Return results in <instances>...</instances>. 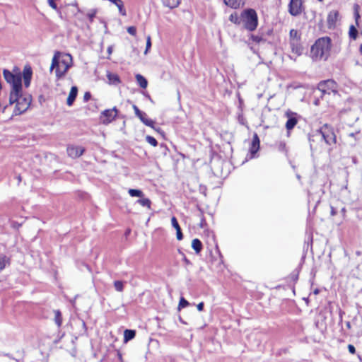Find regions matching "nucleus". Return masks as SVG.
Returning <instances> with one entry per match:
<instances>
[{
  "label": "nucleus",
  "instance_id": "f03ea898",
  "mask_svg": "<svg viewBox=\"0 0 362 362\" xmlns=\"http://www.w3.org/2000/svg\"><path fill=\"white\" fill-rule=\"evenodd\" d=\"M331 45V39L329 37L319 38L311 47V58L315 61H326L330 56Z\"/></svg>",
  "mask_w": 362,
  "mask_h": 362
},
{
  "label": "nucleus",
  "instance_id": "423d86ee",
  "mask_svg": "<svg viewBox=\"0 0 362 362\" xmlns=\"http://www.w3.org/2000/svg\"><path fill=\"white\" fill-rule=\"evenodd\" d=\"M337 84L333 80H326L319 83L317 90H315L314 94L322 98L325 94H330L332 92H335Z\"/></svg>",
  "mask_w": 362,
  "mask_h": 362
},
{
  "label": "nucleus",
  "instance_id": "2eb2a0df",
  "mask_svg": "<svg viewBox=\"0 0 362 362\" xmlns=\"http://www.w3.org/2000/svg\"><path fill=\"white\" fill-rule=\"evenodd\" d=\"M339 12L337 11H331L327 16V23L329 27L334 26L337 21Z\"/></svg>",
  "mask_w": 362,
  "mask_h": 362
},
{
  "label": "nucleus",
  "instance_id": "49530a36",
  "mask_svg": "<svg viewBox=\"0 0 362 362\" xmlns=\"http://www.w3.org/2000/svg\"><path fill=\"white\" fill-rule=\"evenodd\" d=\"M197 310L199 311H202L204 309V303L201 302L197 305Z\"/></svg>",
  "mask_w": 362,
  "mask_h": 362
},
{
  "label": "nucleus",
  "instance_id": "7c9ffc66",
  "mask_svg": "<svg viewBox=\"0 0 362 362\" xmlns=\"http://www.w3.org/2000/svg\"><path fill=\"white\" fill-rule=\"evenodd\" d=\"M128 193L131 197H144V193L140 189H129L128 191Z\"/></svg>",
  "mask_w": 362,
  "mask_h": 362
},
{
  "label": "nucleus",
  "instance_id": "4be33fe9",
  "mask_svg": "<svg viewBox=\"0 0 362 362\" xmlns=\"http://www.w3.org/2000/svg\"><path fill=\"white\" fill-rule=\"evenodd\" d=\"M136 332L133 329H125L124 332V341L127 342L135 337Z\"/></svg>",
  "mask_w": 362,
  "mask_h": 362
},
{
  "label": "nucleus",
  "instance_id": "f257e3e1",
  "mask_svg": "<svg viewBox=\"0 0 362 362\" xmlns=\"http://www.w3.org/2000/svg\"><path fill=\"white\" fill-rule=\"evenodd\" d=\"M324 141L328 146L336 144L337 139L334 128L327 124H325L319 129L312 132L309 134L310 148L313 149L315 143Z\"/></svg>",
  "mask_w": 362,
  "mask_h": 362
},
{
  "label": "nucleus",
  "instance_id": "c03bdc74",
  "mask_svg": "<svg viewBox=\"0 0 362 362\" xmlns=\"http://www.w3.org/2000/svg\"><path fill=\"white\" fill-rule=\"evenodd\" d=\"M90 97H91L90 93L89 92H86L84 95H83L84 101H86V102L90 100Z\"/></svg>",
  "mask_w": 362,
  "mask_h": 362
},
{
  "label": "nucleus",
  "instance_id": "a18cd8bd",
  "mask_svg": "<svg viewBox=\"0 0 362 362\" xmlns=\"http://www.w3.org/2000/svg\"><path fill=\"white\" fill-rule=\"evenodd\" d=\"M176 235L177 240H181L183 238L182 230L176 232Z\"/></svg>",
  "mask_w": 362,
  "mask_h": 362
},
{
  "label": "nucleus",
  "instance_id": "bf43d9fd",
  "mask_svg": "<svg viewBox=\"0 0 362 362\" xmlns=\"http://www.w3.org/2000/svg\"><path fill=\"white\" fill-rule=\"evenodd\" d=\"M315 294L318 293V291L317 290H315V292H314Z\"/></svg>",
  "mask_w": 362,
  "mask_h": 362
},
{
  "label": "nucleus",
  "instance_id": "7ed1b4c3",
  "mask_svg": "<svg viewBox=\"0 0 362 362\" xmlns=\"http://www.w3.org/2000/svg\"><path fill=\"white\" fill-rule=\"evenodd\" d=\"M10 104L16 103L14 109L16 115L25 112L30 105L31 96L29 95H23L22 90L18 92H11L9 97Z\"/></svg>",
  "mask_w": 362,
  "mask_h": 362
},
{
  "label": "nucleus",
  "instance_id": "4d7b16f0",
  "mask_svg": "<svg viewBox=\"0 0 362 362\" xmlns=\"http://www.w3.org/2000/svg\"><path fill=\"white\" fill-rule=\"evenodd\" d=\"M253 40H254L255 41H257V42H258V41H259V38H258V37H254V39H253Z\"/></svg>",
  "mask_w": 362,
  "mask_h": 362
},
{
  "label": "nucleus",
  "instance_id": "4c0bfd02",
  "mask_svg": "<svg viewBox=\"0 0 362 362\" xmlns=\"http://www.w3.org/2000/svg\"><path fill=\"white\" fill-rule=\"evenodd\" d=\"M96 13H97V11L95 9H93L88 13L87 16L90 22H92L93 21V18H95Z\"/></svg>",
  "mask_w": 362,
  "mask_h": 362
},
{
  "label": "nucleus",
  "instance_id": "ea45409f",
  "mask_svg": "<svg viewBox=\"0 0 362 362\" xmlns=\"http://www.w3.org/2000/svg\"><path fill=\"white\" fill-rule=\"evenodd\" d=\"M171 223H172V226H173V227L174 228H178V226H180L178 222H177V218L175 216L172 217V218H171Z\"/></svg>",
  "mask_w": 362,
  "mask_h": 362
},
{
  "label": "nucleus",
  "instance_id": "393cba45",
  "mask_svg": "<svg viewBox=\"0 0 362 362\" xmlns=\"http://www.w3.org/2000/svg\"><path fill=\"white\" fill-rule=\"evenodd\" d=\"M192 247L197 254H199L202 250V243L199 239L195 238L192 242Z\"/></svg>",
  "mask_w": 362,
  "mask_h": 362
},
{
  "label": "nucleus",
  "instance_id": "de8ad7c7",
  "mask_svg": "<svg viewBox=\"0 0 362 362\" xmlns=\"http://www.w3.org/2000/svg\"><path fill=\"white\" fill-rule=\"evenodd\" d=\"M315 95L317 98H319V97H320L319 95H316L315 94ZM314 104H315V105H319V98H316V99L315 100V101H314Z\"/></svg>",
  "mask_w": 362,
  "mask_h": 362
},
{
  "label": "nucleus",
  "instance_id": "a211bd4d",
  "mask_svg": "<svg viewBox=\"0 0 362 362\" xmlns=\"http://www.w3.org/2000/svg\"><path fill=\"white\" fill-rule=\"evenodd\" d=\"M107 78L108 79V83L110 85H117L120 83L119 77L116 74H112L108 71L107 73Z\"/></svg>",
  "mask_w": 362,
  "mask_h": 362
},
{
  "label": "nucleus",
  "instance_id": "5701e85b",
  "mask_svg": "<svg viewBox=\"0 0 362 362\" xmlns=\"http://www.w3.org/2000/svg\"><path fill=\"white\" fill-rule=\"evenodd\" d=\"M229 21L234 24L240 25L243 23L242 13L238 16L237 13H233L229 16Z\"/></svg>",
  "mask_w": 362,
  "mask_h": 362
},
{
  "label": "nucleus",
  "instance_id": "e433bc0d",
  "mask_svg": "<svg viewBox=\"0 0 362 362\" xmlns=\"http://www.w3.org/2000/svg\"><path fill=\"white\" fill-rule=\"evenodd\" d=\"M151 47V37L148 35L146 37V49L144 52L145 54H146L148 53Z\"/></svg>",
  "mask_w": 362,
  "mask_h": 362
},
{
  "label": "nucleus",
  "instance_id": "37998d69",
  "mask_svg": "<svg viewBox=\"0 0 362 362\" xmlns=\"http://www.w3.org/2000/svg\"><path fill=\"white\" fill-rule=\"evenodd\" d=\"M348 350L352 354L356 353V349H355L354 346L352 344L348 345Z\"/></svg>",
  "mask_w": 362,
  "mask_h": 362
},
{
  "label": "nucleus",
  "instance_id": "412c9836",
  "mask_svg": "<svg viewBox=\"0 0 362 362\" xmlns=\"http://www.w3.org/2000/svg\"><path fill=\"white\" fill-rule=\"evenodd\" d=\"M140 120L146 126L153 127L154 122L147 117V115L145 112H142V115L138 117Z\"/></svg>",
  "mask_w": 362,
  "mask_h": 362
},
{
  "label": "nucleus",
  "instance_id": "dca6fc26",
  "mask_svg": "<svg viewBox=\"0 0 362 362\" xmlns=\"http://www.w3.org/2000/svg\"><path fill=\"white\" fill-rule=\"evenodd\" d=\"M78 94V88L76 86H72L69 92L66 103L69 106H71L76 100Z\"/></svg>",
  "mask_w": 362,
  "mask_h": 362
},
{
  "label": "nucleus",
  "instance_id": "6ab92c4d",
  "mask_svg": "<svg viewBox=\"0 0 362 362\" xmlns=\"http://www.w3.org/2000/svg\"><path fill=\"white\" fill-rule=\"evenodd\" d=\"M112 3H113L119 9V12L122 16H126V10L124 8V4L122 0H110Z\"/></svg>",
  "mask_w": 362,
  "mask_h": 362
},
{
  "label": "nucleus",
  "instance_id": "79ce46f5",
  "mask_svg": "<svg viewBox=\"0 0 362 362\" xmlns=\"http://www.w3.org/2000/svg\"><path fill=\"white\" fill-rule=\"evenodd\" d=\"M133 109H134V110L135 115H136L137 117H139V116H140V115H142V112H142V111H141V110L138 108V107H137L136 105H133Z\"/></svg>",
  "mask_w": 362,
  "mask_h": 362
},
{
  "label": "nucleus",
  "instance_id": "5fc2aeb1",
  "mask_svg": "<svg viewBox=\"0 0 362 362\" xmlns=\"http://www.w3.org/2000/svg\"><path fill=\"white\" fill-rule=\"evenodd\" d=\"M107 51L110 54L112 52V48L111 47H108Z\"/></svg>",
  "mask_w": 362,
  "mask_h": 362
},
{
  "label": "nucleus",
  "instance_id": "f704fd0d",
  "mask_svg": "<svg viewBox=\"0 0 362 362\" xmlns=\"http://www.w3.org/2000/svg\"><path fill=\"white\" fill-rule=\"evenodd\" d=\"M188 305L189 302L183 297H181L178 305V309L180 310L182 308H184L187 307Z\"/></svg>",
  "mask_w": 362,
  "mask_h": 362
},
{
  "label": "nucleus",
  "instance_id": "864d4df0",
  "mask_svg": "<svg viewBox=\"0 0 362 362\" xmlns=\"http://www.w3.org/2000/svg\"><path fill=\"white\" fill-rule=\"evenodd\" d=\"M176 230V232L181 231L180 226H179L178 228H175Z\"/></svg>",
  "mask_w": 362,
  "mask_h": 362
},
{
  "label": "nucleus",
  "instance_id": "a878e982",
  "mask_svg": "<svg viewBox=\"0 0 362 362\" xmlns=\"http://www.w3.org/2000/svg\"><path fill=\"white\" fill-rule=\"evenodd\" d=\"M136 79L141 88H146L147 87V80L143 76H141V74H136Z\"/></svg>",
  "mask_w": 362,
  "mask_h": 362
},
{
  "label": "nucleus",
  "instance_id": "c756f323",
  "mask_svg": "<svg viewBox=\"0 0 362 362\" xmlns=\"http://www.w3.org/2000/svg\"><path fill=\"white\" fill-rule=\"evenodd\" d=\"M359 9H360V6L358 4H355L354 6V18L356 21V25L358 28H359V27H361L359 25V19H360Z\"/></svg>",
  "mask_w": 362,
  "mask_h": 362
},
{
  "label": "nucleus",
  "instance_id": "a19ab883",
  "mask_svg": "<svg viewBox=\"0 0 362 362\" xmlns=\"http://www.w3.org/2000/svg\"><path fill=\"white\" fill-rule=\"evenodd\" d=\"M56 0H47L49 5L54 10H57V6L55 3Z\"/></svg>",
  "mask_w": 362,
  "mask_h": 362
},
{
  "label": "nucleus",
  "instance_id": "13d9d810",
  "mask_svg": "<svg viewBox=\"0 0 362 362\" xmlns=\"http://www.w3.org/2000/svg\"><path fill=\"white\" fill-rule=\"evenodd\" d=\"M185 262H187V263L189 262V261L187 260V259L186 257H185Z\"/></svg>",
  "mask_w": 362,
  "mask_h": 362
},
{
  "label": "nucleus",
  "instance_id": "9d476101",
  "mask_svg": "<svg viewBox=\"0 0 362 362\" xmlns=\"http://www.w3.org/2000/svg\"><path fill=\"white\" fill-rule=\"evenodd\" d=\"M66 151L68 155L70 157L76 158L81 156L83 153L85 148L80 146H69Z\"/></svg>",
  "mask_w": 362,
  "mask_h": 362
},
{
  "label": "nucleus",
  "instance_id": "ddd939ff",
  "mask_svg": "<svg viewBox=\"0 0 362 362\" xmlns=\"http://www.w3.org/2000/svg\"><path fill=\"white\" fill-rule=\"evenodd\" d=\"M290 47L293 54L300 56L303 52V47L300 40L290 41Z\"/></svg>",
  "mask_w": 362,
  "mask_h": 362
},
{
  "label": "nucleus",
  "instance_id": "052dcab7",
  "mask_svg": "<svg viewBox=\"0 0 362 362\" xmlns=\"http://www.w3.org/2000/svg\"><path fill=\"white\" fill-rule=\"evenodd\" d=\"M360 49H361V53H362V45L361 46Z\"/></svg>",
  "mask_w": 362,
  "mask_h": 362
},
{
  "label": "nucleus",
  "instance_id": "0eeeda50",
  "mask_svg": "<svg viewBox=\"0 0 362 362\" xmlns=\"http://www.w3.org/2000/svg\"><path fill=\"white\" fill-rule=\"evenodd\" d=\"M59 52H57L54 54V55L52 58V64L50 66L51 71L53 70L54 69H56L55 72H56V76L57 78H60L63 75H64V74L69 69V65H64V66H62V65L59 63Z\"/></svg>",
  "mask_w": 362,
  "mask_h": 362
},
{
  "label": "nucleus",
  "instance_id": "20e7f679",
  "mask_svg": "<svg viewBox=\"0 0 362 362\" xmlns=\"http://www.w3.org/2000/svg\"><path fill=\"white\" fill-rule=\"evenodd\" d=\"M243 23L245 29L254 31L258 25L257 12L252 8H247L242 11Z\"/></svg>",
  "mask_w": 362,
  "mask_h": 362
},
{
  "label": "nucleus",
  "instance_id": "473e14b6",
  "mask_svg": "<svg viewBox=\"0 0 362 362\" xmlns=\"http://www.w3.org/2000/svg\"><path fill=\"white\" fill-rule=\"evenodd\" d=\"M136 202L143 206H146L148 209L151 208V202L148 198L138 199Z\"/></svg>",
  "mask_w": 362,
  "mask_h": 362
},
{
  "label": "nucleus",
  "instance_id": "8fccbe9b",
  "mask_svg": "<svg viewBox=\"0 0 362 362\" xmlns=\"http://www.w3.org/2000/svg\"><path fill=\"white\" fill-rule=\"evenodd\" d=\"M346 325L347 328H349V329L351 328V322H346Z\"/></svg>",
  "mask_w": 362,
  "mask_h": 362
},
{
  "label": "nucleus",
  "instance_id": "39448f33",
  "mask_svg": "<svg viewBox=\"0 0 362 362\" xmlns=\"http://www.w3.org/2000/svg\"><path fill=\"white\" fill-rule=\"evenodd\" d=\"M3 74L6 82L11 86V92L22 90V75L20 72L13 74L7 69H4Z\"/></svg>",
  "mask_w": 362,
  "mask_h": 362
},
{
  "label": "nucleus",
  "instance_id": "b1692460",
  "mask_svg": "<svg viewBox=\"0 0 362 362\" xmlns=\"http://www.w3.org/2000/svg\"><path fill=\"white\" fill-rule=\"evenodd\" d=\"M181 0H163L165 6L170 8H174L179 6Z\"/></svg>",
  "mask_w": 362,
  "mask_h": 362
},
{
  "label": "nucleus",
  "instance_id": "2f4dec72",
  "mask_svg": "<svg viewBox=\"0 0 362 362\" xmlns=\"http://www.w3.org/2000/svg\"><path fill=\"white\" fill-rule=\"evenodd\" d=\"M358 31L354 25H351L349 28V35L350 38L356 40L357 38Z\"/></svg>",
  "mask_w": 362,
  "mask_h": 362
},
{
  "label": "nucleus",
  "instance_id": "603ef678",
  "mask_svg": "<svg viewBox=\"0 0 362 362\" xmlns=\"http://www.w3.org/2000/svg\"><path fill=\"white\" fill-rule=\"evenodd\" d=\"M359 33L362 35V25L359 27Z\"/></svg>",
  "mask_w": 362,
  "mask_h": 362
},
{
  "label": "nucleus",
  "instance_id": "1a4fd4ad",
  "mask_svg": "<svg viewBox=\"0 0 362 362\" xmlns=\"http://www.w3.org/2000/svg\"><path fill=\"white\" fill-rule=\"evenodd\" d=\"M117 115V110L116 107L104 110L101 113L100 120L103 124H107L112 122Z\"/></svg>",
  "mask_w": 362,
  "mask_h": 362
},
{
  "label": "nucleus",
  "instance_id": "4468645a",
  "mask_svg": "<svg viewBox=\"0 0 362 362\" xmlns=\"http://www.w3.org/2000/svg\"><path fill=\"white\" fill-rule=\"evenodd\" d=\"M259 144L260 141L259 136L256 133H255L253 135L252 144L250 147V153L252 155H255L258 151L259 148Z\"/></svg>",
  "mask_w": 362,
  "mask_h": 362
},
{
  "label": "nucleus",
  "instance_id": "6e6552de",
  "mask_svg": "<svg viewBox=\"0 0 362 362\" xmlns=\"http://www.w3.org/2000/svg\"><path fill=\"white\" fill-rule=\"evenodd\" d=\"M303 12L302 0H290L288 4V13L293 16H298Z\"/></svg>",
  "mask_w": 362,
  "mask_h": 362
},
{
  "label": "nucleus",
  "instance_id": "58836bf2",
  "mask_svg": "<svg viewBox=\"0 0 362 362\" xmlns=\"http://www.w3.org/2000/svg\"><path fill=\"white\" fill-rule=\"evenodd\" d=\"M127 32L129 34H130L131 35H136V27L134 26H130V27H128L127 28Z\"/></svg>",
  "mask_w": 362,
  "mask_h": 362
},
{
  "label": "nucleus",
  "instance_id": "cd10ccee",
  "mask_svg": "<svg viewBox=\"0 0 362 362\" xmlns=\"http://www.w3.org/2000/svg\"><path fill=\"white\" fill-rule=\"evenodd\" d=\"M59 63L62 66L64 65H69L70 67L71 64V56L69 54H64L62 60L59 61Z\"/></svg>",
  "mask_w": 362,
  "mask_h": 362
},
{
  "label": "nucleus",
  "instance_id": "f3484780",
  "mask_svg": "<svg viewBox=\"0 0 362 362\" xmlns=\"http://www.w3.org/2000/svg\"><path fill=\"white\" fill-rule=\"evenodd\" d=\"M224 4L233 8H238L245 4V0H223Z\"/></svg>",
  "mask_w": 362,
  "mask_h": 362
},
{
  "label": "nucleus",
  "instance_id": "72a5a7b5",
  "mask_svg": "<svg viewBox=\"0 0 362 362\" xmlns=\"http://www.w3.org/2000/svg\"><path fill=\"white\" fill-rule=\"evenodd\" d=\"M114 286L116 291L122 292L124 290V282L122 281H115L114 282Z\"/></svg>",
  "mask_w": 362,
  "mask_h": 362
},
{
  "label": "nucleus",
  "instance_id": "aec40b11",
  "mask_svg": "<svg viewBox=\"0 0 362 362\" xmlns=\"http://www.w3.org/2000/svg\"><path fill=\"white\" fill-rule=\"evenodd\" d=\"M10 258L5 255H0V272L10 264Z\"/></svg>",
  "mask_w": 362,
  "mask_h": 362
},
{
  "label": "nucleus",
  "instance_id": "09e8293b",
  "mask_svg": "<svg viewBox=\"0 0 362 362\" xmlns=\"http://www.w3.org/2000/svg\"><path fill=\"white\" fill-rule=\"evenodd\" d=\"M244 121H245L244 118H243V117H240H240H239V122H240V123L241 124H245V122H244Z\"/></svg>",
  "mask_w": 362,
  "mask_h": 362
},
{
  "label": "nucleus",
  "instance_id": "6e6d98bb",
  "mask_svg": "<svg viewBox=\"0 0 362 362\" xmlns=\"http://www.w3.org/2000/svg\"><path fill=\"white\" fill-rule=\"evenodd\" d=\"M117 355H118L119 358L121 359L122 358V354L119 352H118Z\"/></svg>",
  "mask_w": 362,
  "mask_h": 362
},
{
  "label": "nucleus",
  "instance_id": "f8f14e48",
  "mask_svg": "<svg viewBox=\"0 0 362 362\" xmlns=\"http://www.w3.org/2000/svg\"><path fill=\"white\" fill-rule=\"evenodd\" d=\"M33 75V71L30 66H25L23 71V78L24 81V85L25 87H28L30 84L31 78Z\"/></svg>",
  "mask_w": 362,
  "mask_h": 362
},
{
  "label": "nucleus",
  "instance_id": "9b49d317",
  "mask_svg": "<svg viewBox=\"0 0 362 362\" xmlns=\"http://www.w3.org/2000/svg\"><path fill=\"white\" fill-rule=\"evenodd\" d=\"M296 114L293 112H287L286 116L288 117L286 123V128L288 131H291L298 123V119L296 117Z\"/></svg>",
  "mask_w": 362,
  "mask_h": 362
},
{
  "label": "nucleus",
  "instance_id": "c85d7f7f",
  "mask_svg": "<svg viewBox=\"0 0 362 362\" xmlns=\"http://www.w3.org/2000/svg\"><path fill=\"white\" fill-rule=\"evenodd\" d=\"M54 322L58 327H61L62 324V316L59 310H54Z\"/></svg>",
  "mask_w": 362,
  "mask_h": 362
},
{
  "label": "nucleus",
  "instance_id": "3c124183",
  "mask_svg": "<svg viewBox=\"0 0 362 362\" xmlns=\"http://www.w3.org/2000/svg\"><path fill=\"white\" fill-rule=\"evenodd\" d=\"M83 327L86 329V323L83 320H81Z\"/></svg>",
  "mask_w": 362,
  "mask_h": 362
},
{
  "label": "nucleus",
  "instance_id": "c9c22d12",
  "mask_svg": "<svg viewBox=\"0 0 362 362\" xmlns=\"http://www.w3.org/2000/svg\"><path fill=\"white\" fill-rule=\"evenodd\" d=\"M146 140L148 144H150L153 146H156L158 145L156 139L151 136H147L146 137Z\"/></svg>",
  "mask_w": 362,
  "mask_h": 362
},
{
  "label": "nucleus",
  "instance_id": "bb28decb",
  "mask_svg": "<svg viewBox=\"0 0 362 362\" xmlns=\"http://www.w3.org/2000/svg\"><path fill=\"white\" fill-rule=\"evenodd\" d=\"M290 41L300 40V34L297 30L291 29L289 33Z\"/></svg>",
  "mask_w": 362,
  "mask_h": 362
}]
</instances>
